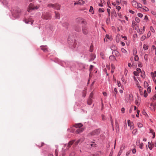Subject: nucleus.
Segmentation results:
<instances>
[{
	"instance_id": "obj_12",
	"label": "nucleus",
	"mask_w": 156,
	"mask_h": 156,
	"mask_svg": "<svg viewBox=\"0 0 156 156\" xmlns=\"http://www.w3.org/2000/svg\"><path fill=\"white\" fill-rule=\"evenodd\" d=\"M83 125L81 123L75 124L74 125V126L76 128H80L83 126Z\"/></svg>"
},
{
	"instance_id": "obj_15",
	"label": "nucleus",
	"mask_w": 156,
	"mask_h": 156,
	"mask_svg": "<svg viewBox=\"0 0 156 156\" xmlns=\"http://www.w3.org/2000/svg\"><path fill=\"white\" fill-rule=\"evenodd\" d=\"M101 152H97L94 154H91L89 156H101Z\"/></svg>"
},
{
	"instance_id": "obj_5",
	"label": "nucleus",
	"mask_w": 156,
	"mask_h": 156,
	"mask_svg": "<svg viewBox=\"0 0 156 156\" xmlns=\"http://www.w3.org/2000/svg\"><path fill=\"white\" fill-rule=\"evenodd\" d=\"M82 33L85 35L87 34H88L89 31L87 28L85 27H82Z\"/></svg>"
},
{
	"instance_id": "obj_61",
	"label": "nucleus",
	"mask_w": 156,
	"mask_h": 156,
	"mask_svg": "<svg viewBox=\"0 0 156 156\" xmlns=\"http://www.w3.org/2000/svg\"><path fill=\"white\" fill-rule=\"evenodd\" d=\"M93 10V8L92 6H90V9H89V12H91Z\"/></svg>"
},
{
	"instance_id": "obj_20",
	"label": "nucleus",
	"mask_w": 156,
	"mask_h": 156,
	"mask_svg": "<svg viewBox=\"0 0 156 156\" xmlns=\"http://www.w3.org/2000/svg\"><path fill=\"white\" fill-rule=\"evenodd\" d=\"M9 0H3L2 3L3 5H8Z\"/></svg>"
},
{
	"instance_id": "obj_56",
	"label": "nucleus",
	"mask_w": 156,
	"mask_h": 156,
	"mask_svg": "<svg viewBox=\"0 0 156 156\" xmlns=\"http://www.w3.org/2000/svg\"><path fill=\"white\" fill-rule=\"evenodd\" d=\"M136 83V85L137 87H138L139 89H140L141 88V87L139 85V83Z\"/></svg>"
},
{
	"instance_id": "obj_3",
	"label": "nucleus",
	"mask_w": 156,
	"mask_h": 156,
	"mask_svg": "<svg viewBox=\"0 0 156 156\" xmlns=\"http://www.w3.org/2000/svg\"><path fill=\"white\" fill-rule=\"evenodd\" d=\"M42 17L45 20L50 19L51 18V15L49 13L46 12L43 14Z\"/></svg>"
},
{
	"instance_id": "obj_48",
	"label": "nucleus",
	"mask_w": 156,
	"mask_h": 156,
	"mask_svg": "<svg viewBox=\"0 0 156 156\" xmlns=\"http://www.w3.org/2000/svg\"><path fill=\"white\" fill-rule=\"evenodd\" d=\"M151 75L153 77H155L156 76V74L154 73H151Z\"/></svg>"
},
{
	"instance_id": "obj_29",
	"label": "nucleus",
	"mask_w": 156,
	"mask_h": 156,
	"mask_svg": "<svg viewBox=\"0 0 156 156\" xmlns=\"http://www.w3.org/2000/svg\"><path fill=\"white\" fill-rule=\"evenodd\" d=\"M81 1L82 2H81L80 0H79V1L77 2V3H78V5H83V4L84 3V1H83V0H81Z\"/></svg>"
},
{
	"instance_id": "obj_44",
	"label": "nucleus",
	"mask_w": 156,
	"mask_h": 156,
	"mask_svg": "<svg viewBox=\"0 0 156 156\" xmlns=\"http://www.w3.org/2000/svg\"><path fill=\"white\" fill-rule=\"evenodd\" d=\"M138 126L140 128H141L143 127V125L142 124L139 122L138 123Z\"/></svg>"
},
{
	"instance_id": "obj_18",
	"label": "nucleus",
	"mask_w": 156,
	"mask_h": 156,
	"mask_svg": "<svg viewBox=\"0 0 156 156\" xmlns=\"http://www.w3.org/2000/svg\"><path fill=\"white\" fill-rule=\"evenodd\" d=\"M132 5L134 7H136L138 6V3L135 1H133L132 2Z\"/></svg>"
},
{
	"instance_id": "obj_64",
	"label": "nucleus",
	"mask_w": 156,
	"mask_h": 156,
	"mask_svg": "<svg viewBox=\"0 0 156 156\" xmlns=\"http://www.w3.org/2000/svg\"><path fill=\"white\" fill-rule=\"evenodd\" d=\"M151 13L153 14V15H156V12H154V11H151Z\"/></svg>"
},
{
	"instance_id": "obj_47",
	"label": "nucleus",
	"mask_w": 156,
	"mask_h": 156,
	"mask_svg": "<svg viewBox=\"0 0 156 156\" xmlns=\"http://www.w3.org/2000/svg\"><path fill=\"white\" fill-rule=\"evenodd\" d=\"M114 91L115 92V93L114 94L115 97H116V94H117V89L116 88H115L114 89Z\"/></svg>"
},
{
	"instance_id": "obj_34",
	"label": "nucleus",
	"mask_w": 156,
	"mask_h": 156,
	"mask_svg": "<svg viewBox=\"0 0 156 156\" xmlns=\"http://www.w3.org/2000/svg\"><path fill=\"white\" fill-rule=\"evenodd\" d=\"M148 54H145L144 57V59L147 61L148 60Z\"/></svg>"
},
{
	"instance_id": "obj_17",
	"label": "nucleus",
	"mask_w": 156,
	"mask_h": 156,
	"mask_svg": "<svg viewBox=\"0 0 156 156\" xmlns=\"http://www.w3.org/2000/svg\"><path fill=\"white\" fill-rule=\"evenodd\" d=\"M138 144H139V145L140 148L142 149L144 145L143 144V143H141L140 144V141H137L136 142V145H138Z\"/></svg>"
},
{
	"instance_id": "obj_1",
	"label": "nucleus",
	"mask_w": 156,
	"mask_h": 156,
	"mask_svg": "<svg viewBox=\"0 0 156 156\" xmlns=\"http://www.w3.org/2000/svg\"><path fill=\"white\" fill-rule=\"evenodd\" d=\"M76 24L79 25L80 24H86V22L82 18H78L76 19Z\"/></svg>"
},
{
	"instance_id": "obj_4",
	"label": "nucleus",
	"mask_w": 156,
	"mask_h": 156,
	"mask_svg": "<svg viewBox=\"0 0 156 156\" xmlns=\"http://www.w3.org/2000/svg\"><path fill=\"white\" fill-rule=\"evenodd\" d=\"M100 132V130L99 129H97L90 133L89 134L91 136H97L99 134Z\"/></svg>"
},
{
	"instance_id": "obj_35",
	"label": "nucleus",
	"mask_w": 156,
	"mask_h": 156,
	"mask_svg": "<svg viewBox=\"0 0 156 156\" xmlns=\"http://www.w3.org/2000/svg\"><path fill=\"white\" fill-rule=\"evenodd\" d=\"M143 95L145 97H146L147 96V94L146 90H145L143 94Z\"/></svg>"
},
{
	"instance_id": "obj_16",
	"label": "nucleus",
	"mask_w": 156,
	"mask_h": 156,
	"mask_svg": "<svg viewBox=\"0 0 156 156\" xmlns=\"http://www.w3.org/2000/svg\"><path fill=\"white\" fill-rule=\"evenodd\" d=\"M41 49L44 52H46L48 51V48L46 47L45 46H41Z\"/></svg>"
},
{
	"instance_id": "obj_36",
	"label": "nucleus",
	"mask_w": 156,
	"mask_h": 156,
	"mask_svg": "<svg viewBox=\"0 0 156 156\" xmlns=\"http://www.w3.org/2000/svg\"><path fill=\"white\" fill-rule=\"evenodd\" d=\"M148 85V84L147 82L145 81L144 82V86L145 87H147Z\"/></svg>"
},
{
	"instance_id": "obj_40",
	"label": "nucleus",
	"mask_w": 156,
	"mask_h": 156,
	"mask_svg": "<svg viewBox=\"0 0 156 156\" xmlns=\"http://www.w3.org/2000/svg\"><path fill=\"white\" fill-rule=\"evenodd\" d=\"M146 37L145 35H143L141 38V40L142 41H144L146 38Z\"/></svg>"
},
{
	"instance_id": "obj_42",
	"label": "nucleus",
	"mask_w": 156,
	"mask_h": 156,
	"mask_svg": "<svg viewBox=\"0 0 156 156\" xmlns=\"http://www.w3.org/2000/svg\"><path fill=\"white\" fill-rule=\"evenodd\" d=\"M121 8V7L117 5L116 6V9H117V10H118V11H119L120 10Z\"/></svg>"
},
{
	"instance_id": "obj_45",
	"label": "nucleus",
	"mask_w": 156,
	"mask_h": 156,
	"mask_svg": "<svg viewBox=\"0 0 156 156\" xmlns=\"http://www.w3.org/2000/svg\"><path fill=\"white\" fill-rule=\"evenodd\" d=\"M100 55L101 57L103 59H104V54L102 52H100Z\"/></svg>"
},
{
	"instance_id": "obj_52",
	"label": "nucleus",
	"mask_w": 156,
	"mask_h": 156,
	"mask_svg": "<svg viewBox=\"0 0 156 156\" xmlns=\"http://www.w3.org/2000/svg\"><path fill=\"white\" fill-rule=\"evenodd\" d=\"M151 35V33L150 31H149L148 32L147 35V38H149Z\"/></svg>"
},
{
	"instance_id": "obj_55",
	"label": "nucleus",
	"mask_w": 156,
	"mask_h": 156,
	"mask_svg": "<svg viewBox=\"0 0 156 156\" xmlns=\"http://www.w3.org/2000/svg\"><path fill=\"white\" fill-rule=\"evenodd\" d=\"M122 80L124 83V84H126V81L125 80V79L123 77H122Z\"/></svg>"
},
{
	"instance_id": "obj_23",
	"label": "nucleus",
	"mask_w": 156,
	"mask_h": 156,
	"mask_svg": "<svg viewBox=\"0 0 156 156\" xmlns=\"http://www.w3.org/2000/svg\"><path fill=\"white\" fill-rule=\"evenodd\" d=\"M111 67H112L111 73H113L114 72V69L115 67L114 66L113 64L111 65Z\"/></svg>"
},
{
	"instance_id": "obj_22",
	"label": "nucleus",
	"mask_w": 156,
	"mask_h": 156,
	"mask_svg": "<svg viewBox=\"0 0 156 156\" xmlns=\"http://www.w3.org/2000/svg\"><path fill=\"white\" fill-rule=\"evenodd\" d=\"M109 58L111 60H116V59L113 55L110 56L109 57Z\"/></svg>"
},
{
	"instance_id": "obj_2",
	"label": "nucleus",
	"mask_w": 156,
	"mask_h": 156,
	"mask_svg": "<svg viewBox=\"0 0 156 156\" xmlns=\"http://www.w3.org/2000/svg\"><path fill=\"white\" fill-rule=\"evenodd\" d=\"M39 8V6H34L32 3H30L29 6V8L28 9V11L30 12L31 10L37 9Z\"/></svg>"
},
{
	"instance_id": "obj_49",
	"label": "nucleus",
	"mask_w": 156,
	"mask_h": 156,
	"mask_svg": "<svg viewBox=\"0 0 156 156\" xmlns=\"http://www.w3.org/2000/svg\"><path fill=\"white\" fill-rule=\"evenodd\" d=\"M93 93L92 92H91L90 95V96H89V98H91V99H92L93 97Z\"/></svg>"
},
{
	"instance_id": "obj_53",
	"label": "nucleus",
	"mask_w": 156,
	"mask_h": 156,
	"mask_svg": "<svg viewBox=\"0 0 156 156\" xmlns=\"http://www.w3.org/2000/svg\"><path fill=\"white\" fill-rule=\"evenodd\" d=\"M135 20L136 22L137 23H139L140 22V20L138 17H136L135 18Z\"/></svg>"
},
{
	"instance_id": "obj_46",
	"label": "nucleus",
	"mask_w": 156,
	"mask_h": 156,
	"mask_svg": "<svg viewBox=\"0 0 156 156\" xmlns=\"http://www.w3.org/2000/svg\"><path fill=\"white\" fill-rule=\"evenodd\" d=\"M150 30L152 32H155L154 29L152 26H151L150 27Z\"/></svg>"
},
{
	"instance_id": "obj_11",
	"label": "nucleus",
	"mask_w": 156,
	"mask_h": 156,
	"mask_svg": "<svg viewBox=\"0 0 156 156\" xmlns=\"http://www.w3.org/2000/svg\"><path fill=\"white\" fill-rule=\"evenodd\" d=\"M84 130V129L83 128H79L77 129L76 131V133H77L79 134L82 132Z\"/></svg>"
},
{
	"instance_id": "obj_9",
	"label": "nucleus",
	"mask_w": 156,
	"mask_h": 156,
	"mask_svg": "<svg viewBox=\"0 0 156 156\" xmlns=\"http://www.w3.org/2000/svg\"><path fill=\"white\" fill-rule=\"evenodd\" d=\"M75 140H73L72 141H69L68 144L67 146L66 147L67 149H68L73 144L75 141Z\"/></svg>"
},
{
	"instance_id": "obj_39",
	"label": "nucleus",
	"mask_w": 156,
	"mask_h": 156,
	"mask_svg": "<svg viewBox=\"0 0 156 156\" xmlns=\"http://www.w3.org/2000/svg\"><path fill=\"white\" fill-rule=\"evenodd\" d=\"M25 22L26 23H30L31 24H32V22L30 21H28L26 19L25 20Z\"/></svg>"
},
{
	"instance_id": "obj_21",
	"label": "nucleus",
	"mask_w": 156,
	"mask_h": 156,
	"mask_svg": "<svg viewBox=\"0 0 156 156\" xmlns=\"http://www.w3.org/2000/svg\"><path fill=\"white\" fill-rule=\"evenodd\" d=\"M111 50L113 51H114L115 50H116L117 49V48L115 46L113 45L111 46Z\"/></svg>"
},
{
	"instance_id": "obj_14",
	"label": "nucleus",
	"mask_w": 156,
	"mask_h": 156,
	"mask_svg": "<svg viewBox=\"0 0 156 156\" xmlns=\"http://www.w3.org/2000/svg\"><path fill=\"white\" fill-rule=\"evenodd\" d=\"M112 54L114 55H115L116 56L118 57L119 56V52L116 50H115L112 51Z\"/></svg>"
},
{
	"instance_id": "obj_27",
	"label": "nucleus",
	"mask_w": 156,
	"mask_h": 156,
	"mask_svg": "<svg viewBox=\"0 0 156 156\" xmlns=\"http://www.w3.org/2000/svg\"><path fill=\"white\" fill-rule=\"evenodd\" d=\"M95 58V55L94 54H91V59L93 60Z\"/></svg>"
},
{
	"instance_id": "obj_7",
	"label": "nucleus",
	"mask_w": 156,
	"mask_h": 156,
	"mask_svg": "<svg viewBox=\"0 0 156 156\" xmlns=\"http://www.w3.org/2000/svg\"><path fill=\"white\" fill-rule=\"evenodd\" d=\"M84 140V138L83 137H82L79 139L78 140H77L75 142L74 144L76 146L78 144L81 143Z\"/></svg>"
},
{
	"instance_id": "obj_28",
	"label": "nucleus",
	"mask_w": 156,
	"mask_h": 156,
	"mask_svg": "<svg viewBox=\"0 0 156 156\" xmlns=\"http://www.w3.org/2000/svg\"><path fill=\"white\" fill-rule=\"evenodd\" d=\"M81 1L82 2H81L80 0H79V1L77 2V3H78V5H83V4L84 3V1H83V0H81Z\"/></svg>"
},
{
	"instance_id": "obj_8",
	"label": "nucleus",
	"mask_w": 156,
	"mask_h": 156,
	"mask_svg": "<svg viewBox=\"0 0 156 156\" xmlns=\"http://www.w3.org/2000/svg\"><path fill=\"white\" fill-rule=\"evenodd\" d=\"M128 126L130 127V128L131 129H133L134 128V126L133 125V123L131 122L130 120H127Z\"/></svg>"
},
{
	"instance_id": "obj_57",
	"label": "nucleus",
	"mask_w": 156,
	"mask_h": 156,
	"mask_svg": "<svg viewBox=\"0 0 156 156\" xmlns=\"http://www.w3.org/2000/svg\"><path fill=\"white\" fill-rule=\"evenodd\" d=\"M139 90L140 94L141 95H143L144 93H143V92L142 91V90L141 89H139Z\"/></svg>"
},
{
	"instance_id": "obj_43",
	"label": "nucleus",
	"mask_w": 156,
	"mask_h": 156,
	"mask_svg": "<svg viewBox=\"0 0 156 156\" xmlns=\"http://www.w3.org/2000/svg\"><path fill=\"white\" fill-rule=\"evenodd\" d=\"M94 68V66L92 65H91L90 66V68L89 69V71L90 72V73H91V71L92 69H93Z\"/></svg>"
},
{
	"instance_id": "obj_31",
	"label": "nucleus",
	"mask_w": 156,
	"mask_h": 156,
	"mask_svg": "<svg viewBox=\"0 0 156 156\" xmlns=\"http://www.w3.org/2000/svg\"><path fill=\"white\" fill-rule=\"evenodd\" d=\"M54 4L50 3L48 4V6L49 7H51L53 8L54 6Z\"/></svg>"
},
{
	"instance_id": "obj_54",
	"label": "nucleus",
	"mask_w": 156,
	"mask_h": 156,
	"mask_svg": "<svg viewBox=\"0 0 156 156\" xmlns=\"http://www.w3.org/2000/svg\"><path fill=\"white\" fill-rule=\"evenodd\" d=\"M133 99V96L132 94H130L129 95V99L130 100H132Z\"/></svg>"
},
{
	"instance_id": "obj_51",
	"label": "nucleus",
	"mask_w": 156,
	"mask_h": 156,
	"mask_svg": "<svg viewBox=\"0 0 156 156\" xmlns=\"http://www.w3.org/2000/svg\"><path fill=\"white\" fill-rule=\"evenodd\" d=\"M156 49V48L155 46L154 45H152V46L151 48V50L152 51V50H155Z\"/></svg>"
},
{
	"instance_id": "obj_26",
	"label": "nucleus",
	"mask_w": 156,
	"mask_h": 156,
	"mask_svg": "<svg viewBox=\"0 0 156 156\" xmlns=\"http://www.w3.org/2000/svg\"><path fill=\"white\" fill-rule=\"evenodd\" d=\"M143 48L145 50H146L148 49V46L147 45L145 44L144 45Z\"/></svg>"
},
{
	"instance_id": "obj_59",
	"label": "nucleus",
	"mask_w": 156,
	"mask_h": 156,
	"mask_svg": "<svg viewBox=\"0 0 156 156\" xmlns=\"http://www.w3.org/2000/svg\"><path fill=\"white\" fill-rule=\"evenodd\" d=\"M138 66L140 67H141L142 66V65L140 62L138 63Z\"/></svg>"
},
{
	"instance_id": "obj_63",
	"label": "nucleus",
	"mask_w": 156,
	"mask_h": 156,
	"mask_svg": "<svg viewBox=\"0 0 156 156\" xmlns=\"http://www.w3.org/2000/svg\"><path fill=\"white\" fill-rule=\"evenodd\" d=\"M99 12H104V10L103 9H102L100 8L99 9Z\"/></svg>"
},
{
	"instance_id": "obj_37",
	"label": "nucleus",
	"mask_w": 156,
	"mask_h": 156,
	"mask_svg": "<svg viewBox=\"0 0 156 156\" xmlns=\"http://www.w3.org/2000/svg\"><path fill=\"white\" fill-rule=\"evenodd\" d=\"M92 144H90V146H91V147H96L97 146V145L96 144H95V143L94 142H92Z\"/></svg>"
},
{
	"instance_id": "obj_13",
	"label": "nucleus",
	"mask_w": 156,
	"mask_h": 156,
	"mask_svg": "<svg viewBox=\"0 0 156 156\" xmlns=\"http://www.w3.org/2000/svg\"><path fill=\"white\" fill-rule=\"evenodd\" d=\"M55 19H59L60 18V14L58 12L56 11L55 12Z\"/></svg>"
},
{
	"instance_id": "obj_10",
	"label": "nucleus",
	"mask_w": 156,
	"mask_h": 156,
	"mask_svg": "<svg viewBox=\"0 0 156 156\" xmlns=\"http://www.w3.org/2000/svg\"><path fill=\"white\" fill-rule=\"evenodd\" d=\"M54 6L53 8L57 10H59L60 8V6L59 4H54Z\"/></svg>"
},
{
	"instance_id": "obj_30",
	"label": "nucleus",
	"mask_w": 156,
	"mask_h": 156,
	"mask_svg": "<svg viewBox=\"0 0 156 156\" xmlns=\"http://www.w3.org/2000/svg\"><path fill=\"white\" fill-rule=\"evenodd\" d=\"M137 53V50L136 49L134 48L133 50V55H135Z\"/></svg>"
},
{
	"instance_id": "obj_19",
	"label": "nucleus",
	"mask_w": 156,
	"mask_h": 156,
	"mask_svg": "<svg viewBox=\"0 0 156 156\" xmlns=\"http://www.w3.org/2000/svg\"><path fill=\"white\" fill-rule=\"evenodd\" d=\"M87 93V89L86 88H84V90H83L82 92V96L85 97Z\"/></svg>"
},
{
	"instance_id": "obj_33",
	"label": "nucleus",
	"mask_w": 156,
	"mask_h": 156,
	"mask_svg": "<svg viewBox=\"0 0 156 156\" xmlns=\"http://www.w3.org/2000/svg\"><path fill=\"white\" fill-rule=\"evenodd\" d=\"M120 41L119 36H117L116 37V41L117 43L119 42Z\"/></svg>"
},
{
	"instance_id": "obj_6",
	"label": "nucleus",
	"mask_w": 156,
	"mask_h": 156,
	"mask_svg": "<svg viewBox=\"0 0 156 156\" xmlns=\"http://www.w3.org/2000/svg\"><path fill=\"white\" fill-rule=\"evenodd\" d=\"M74 29L76 32H80L81 31V27L79 25L76 24L74 27Z\"/></svg>"
},
{
	"instance_id": "obj_41",
	"label": "nucleus",
	"mask_w": 156,
	"mask_h": 156,
	"mask_svg": "<svg viewBox=\"0 0 156 156\" xmlns=\"http://www.w3.org/2000/svg\"><path fill=\"white\" fill-rule=\"evenodd\" d=\"M139 59V57L137 55H136L134 57V60L135 61H137Z\"/></svg>"
},
{
	"instance_id": "obj_25",
	"label": "nucleus",
	"mask_w": 156,
	"mask_h": 156,
	"mask_svg": "<svg viewBox=\"0 0 156 156\" xmlns=\"http://www.w3.org/2000/svg\"><path fill=\"white\" fill-rule=\"evenodd\" d=\"M77 47V43L76 41L74 42L73 45L72 46V49H74L76 48Z\"/></svg>"
},
{
	"instance_id": "obj_62",
	"label": "nucleus",
	"mask_w": 156,
	"mask_h": 156,
	"mask_svg": "<svg viewBox=\"0 0 156 156\" xmlns=\"http://www.w3.org/2000/svg\"><path fill=\"white\" fill-rule=\"evenodd\" d=\"M150 133H152V134H153V133H154V131L152 129H150Z\"/></svg>"
},
{
	"instance_id": "obj_32",
	"label": "nucleus",
	"mask_w": 156,
	"mask_h": 156,
	"mask_svg": "<svg viewBox=\"0 0 156 156\" xmlns=\"http://www.w3.org/2000/svg\"><path fill=\"white\" fill-rule=\"evenodd\" d=\"M133 73L136 76H139V73L136 71H134Z\"/></svg>"
},
{
	"instance_id": "obj_58",
	"label": "nucleus",
	"mask_w": 156,
	"mask_h": 156,
	"mask_svg": "<svg viewBox=\"0 0 156 156\" xmlns=\"http://www.w3.org/2000/svg\"><path fill=\"white\" fill-rule=\"evenodd\" d=\"M137 15L139 17H142L143 16V14L140 13H138Z\"/></svg>"
},
{
	"instance_id": "obj_24",
	"label": "nucleus",
	"mask_w": 156,
	"mask_h": 156,
	"mask_svg": "<svg viewBox=\"0 0 156 156\" xmlns=\"http://www.w3.org/2000/svg\"><path fill=\"white\" fill-rule=\"evenodd\" d=\"M92 100V99L89 98L87 101V104L88 105H90L91 104Z\"/></svg>"
},
{
	"instance_id": "obj_50",
	"label": "nucleus",
	"mask_w": 156,
	"mask_h": 156,
	"mask_svg": "<svg viewBox=\"0 0 156 156\" xmlns=\"http://www.w3.org/2000/svg\"><path fill=\"white\" fill-rule=\"evenodd\" d=\"M151 88L150 87H148L147 89V91L149 93H150L151 91Z\"/></svg>"
},
{
	"instance_id": "obj_60",
	"label": "nucleus",
	"mask_w": 156,
	"mask_h": 156,
	"mask_svg": "<svg viewBox=\"0 0 156 156\" xmlns=\"http://www.w3.org/2000/svg\"><path fill=\"white\" fill-rule=\"evenodd\" d=\"M136 71L138 72L139 73H140L141 72V69L139 68H137L136 69Z\"/></svg>"
},
{
	"instance_id": "obj_38",
	"label": "nucleus",
	"mask_w": 156,
	"mask_h": 156,
	"mask_svg": "<svg viewBox=\"0 0 156 156\" xmlns=\"http://www.w3.org/2000/svg\"><path fill=\"white\" fill-rule=\"evenodd\" d=\"M121 50L123 53H126L127 52V51L124 48H122Z\"/></svg>"
}]
</instances>
